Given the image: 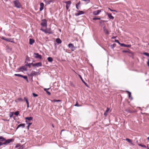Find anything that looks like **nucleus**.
<instances>
[{"label":"nucleus","mask_w":149,"mask_h":149,"mask_svg":"<svg viewBox=\"0 0 149 149\" xmlns=\"http://www.w3.org/2000/svg\"><path fill=\"white\" fill-rule=\"evenodd\" d=\"M15 6L17 8H20L21 7V5L18 1L16 0L13 1Z\"/></svg>","instance_id":"1"},{"label":"nucleus","mask_w":149,"mask_h":149,"mask_svg":"<svg viewBox=\"0 0 149 149\" xmlns=\"http://www.w3.org/2000/svg\"><path fill=\"white\" fill-rule=\"evenodd\" d=\"M41 30L46 33L49 34H51L52 33V32L50 28H47L45 30H43L42 29H41Z\"/></svg>","instance_id":"2"},{"label":"nucleus","mask_w":149,"mask_h":149,"mask_svg":"<svg viewBox=\"0 0 149 149\" xmlns=\"http://www.w3.org/2000/svg\"><path fill=\"white\" fill-rule=\"evenodd\" d=\"M14 75L16 76L22 78L28 81V78L27 76H23L22 75L19 74H15Z\"/></svg>","instance_id":"3"},{"label":"nucleus","mask_w":149,"mask_h":149,"mask_svg":"<svg viewBox=\"0 0 149 149\" xmlns=\"http://www.w3.org/2000/svg\"><path fill=\"white\" fill-rule=\"evenodd\" d=\"M12 139H5V140L4 141V142L3 143V145H7L12 142Z\"/></svg>","instance_id":"4"},{"label":"nucleus","mask_w":149,"mask_h":149,"mask_svg":"<svg viewBox=\"0 0 149 149\" xmlns=\"http://www.w3.org/2000/svg\"><path fill=\"white\" fill-rule=\"evenodd\" d=\"M42 22L41 23V25L43 26L46 27L47 26V21L46 19H43L42 20Z\"/></svg>","instance_id":"5"},{"label":"nucleus","mask_w":149,"mask_h":149,"mask_svg":"<svg viewBox=\"0 0 149 149\" xmlns=\"http://www.w3.org/2000/svg\"><path fill=\"white\" fill-rule=\"evenodd\" d=\"M33 118L32 117H26L25 118L26 120L25 122L26 123H28L29 122H30L31 120H32Z\"/></svg>","instance_id":"6"},{"label":"nucleus","mask_w":149,"mask_h":149,"mask_svg":"<svg viewBox=\"0 0 149 149\" xmlns=\"http://www.w3.org/2000/svg\"><path fill=\"white\" fill-rule=\"evenodd\" d=\"M68 46L69 48H70L72 51H74L75 49V47L72 44L70 43L68 44Z\"/></svg>","instance_id":"7"},{"label":"nucleus","mask_w":149,"mask_h":149,"mask_svg":"<svg viewBox=\"0 0 149 149\" xmlns=\"http://www.w3.org/2000/svg\"><path fill=\"white\" fill-rule=\"evenodd\" d=\"M34 57L36 58L42 59V57L41 55L39 54L38 53H34Z\"/></svg>","instance_id":"8"},{"label":"nucleus","mask_w":149,"mask_h":149,"mask_svg":"<svg viewBox=\"0 0 149 149\" xmlns=\"http://www.w3.org/2000/svg\"><path fill=\"white\" fill-rule=\"evenodd\" d=\"M42 64L41 62H38L33 64V67H39L41 66Z\"/></svg>","instance_id":"9"},{"label":"nucleus","mask_w":149,"mask_h":149,"mask_svg":"<svg viewBox=\"0 0 149 149\" xmlns=\"http://www.w3.org/2000/svg\"><path fill=\"white\" fill-rule=\"evenodd\" d=\"M37 73L38 72H35V71H32L30 73V75L31 76H35L37 75Z\"/></svg>","instance_id":"10"},{"label":"nucleus","mask_w":149,"mask_h":149,"mask_svg":"<svg viewBox=\"0 0 149 149\" xmlns=\"http://www.w3.org/2000/svg\"><path fill=\"white\" fill-rule=\"evenodd\" d=\"M101 12V10H99L95 11L93 12V14L95 15H98Z\"/></svg>","instance_id":"11"},{"label":"nucleus","mask_w":149,"mask_h":149,"mask_svg":"<svg viewBox=\"0 0 149 149\" xmlns=\"http://www.w3.org/2000/svg\"><path fill=\"white\" fill-rule=\"evenodd\" d=\"M25 124H20L17 126L16 130H17L19 127H21L22 128H24L25 126Z\"/></svg>","instance_id":"12"},{"label":"nucleus","mask_w":149,"mask_h":149,"mask_svg":"<svg viewBox=\"0 0 149 149\" xmlns=\"http://www.w3.org/2000/svg\"><path fill=\"white\" fill-rule=\"evenodd\" d=\"M120 45L121 47H131V45H125L123 43H121Z\"/></svg>","instance_id":"13"},{"label":"nucleus","mask_w":149,"mask_h":149,"mask_svg":"<svg viewBox=\"0 0 149 149\" xmlns=\"http://www.w3.org/2000/svg\"><path fill=\"white\" fill-rule=\"evenodd\" d=\"M107 15L109 18L110 19H114V17L112 16L111 14V13H107Z\"/></svg>","instance_id":"14"},{"label":"nucleus","mask_w":149,"mask_h":149,"mask_svg":"<svg viewBox=\"0 0 149 149\" xmlns=\"http://www.w3.org/2000/svg\"><path fill=\"white\" fill-rule=\"evenodd\" d=\"M40 10L41 11L44 8V4L43 3H41L40 4Z\"/></svg>","instance_id":"15"},{"label":"nucleus","mask_w":149,"mask_h":149,"mask_svg":"<svg viewBox=\"0 0 149 149\" xmlns=\"http://www.w3.org/2000/svg\"><path fill=\"white\" fill-rule=\"evenodd\" d=\"M79 77L81 79V81H82L85 84V85L87 87H88V86L87 84L84 81L82 78V77H81V76L80 75H79Z\"/></svg>","instance_id":"16"},{"label":"nucleus","mask_w":149,"mask_h":149,"mask_svg":"<svg viewBox=\"0 0 149 149\" xmlns=\"http://www.w3.org/2000/svg\"><path fill=\"white\" fill-rule=\"evenodd\" d=\"M84 13V12L83 11H79L78 13L76 14L75 15L76 16H78L81 15L83 14Z\"/></svg>","instance_id":"17"},{"label":"nucleus","mask_w":149,"mask_h":149,"mask_svg":"<svg viewBox=\"0 0 149 149\" xmlns=\"http://www.w3.org/2000/svg\"><path fill=\"white\" fill-rule=\"evenodd\" d=\"M103 30L104 32L107 35L109 34V31H108L107 30V29H106L105 26L104 27Z\"/></svg>","instance_id":"18"},{"label":"nucleus","mask_w":149,"mask_h":149,"mask_svg":"<svg viewBox=\"0 0 149 149\" xmlns=\"http://www.w3.org/2000/svg\"><path fill=\"white\" fill-rule=\"evenodd\" d=\"M127 92L128 94L129 97L130 99V100H132L133 99V98L131 96V93L129 91H127Z\"/></svg>","instance_id":"19"},{"label":"nucleus","mask_w":149,"mask_h":149,"mask_svg":"<svg viewBox=\"0 0 149 149\" xmlns=\"http://www.w3.org/2000/svg\"><path fill=\"white\" fill-rule=\"evenodd\" d=\"M50 89V88H44V90L49 95H51V93L48 91V90H49Z\"/></svg>","instance_id":"20"},{"label":"nucleus","mask_w":149,"mask_h":149,"mask_svg":"<svg viewBox=\"0 0 149 149\" xmlns=\"http://www.w3.org/2000/svg\"><path fill=\"white\" fill-rule=\"evenodd\" d=\"M35 42L34 40L32 39H29V44L31 45H32Z\"/></svg>","instance_id":"21"},{"label":"nucleus","mask_w":149,"mask_h":149,"mask_svg":"<svg viewBox=\"0 0 149 149\" xmlns=\"http://www.w3.org/2000/svg\"><path fill=\"white\" fill-rule=\"evenodd\" d=\"M125 140L126 141H127V142H128L131 143V144H132L133 145H134V144L133 143L132 140L131 139H130L128 138H126L125 139Z\"/></svg>","instance_id":"22"},{"label":"nucleus","mask_w":149,"mask_h":149,"mask_svg":"<svg viewBox=\"0 0 149 149\" xmlns=\"http://www.w3.org/2000/svg\"><path fill=\"white\" fill-rule=\"evenodd\" d=\"M56 42L58 44H60L62 42L61 40L58 38H57L56 39Z\"/></svg>","instance_id":"23"},{"label":"nucleus","mask_w":149,"mask_h":149,"mask_svg":"<svg viewBox=\"0 0 149 149\" xmlns=\"http://www.w3.org/2000/svg\"><path fill=\"white\" fill-rule=\"evenodd\" d=\"M52 102H61V100H51Z\"/></svg>","instance_id":"24"},{"label":"nucleus","mask_w":149,"mask_h":149,"mask_svg":"<svg viewBox=\"0 0 149 149\" xmlns=\"http://www.w3.org/2000/svg\"><path fill=\"white\" fill-rule=\"evenodd\" d=\"M5 139L2 136H0V142L4 141L5 140Z\"/></svg>","instance_id":"25"},{"label":"nucleus","mask_w":149,"mask_h":149,"mask_svg":"<svg viewBox=\"0 0 149 149\" xmlns=\"http://www.w3.org/2000/svg\"><path fill=\"white\" fill-rule=\"evenodd\" d=\"M6 41H9L11 42H14V41L13 40L10 38H6Z\"/></svg>","instance_id":"26"},{"label":"nucleus","mask_w":149,"mask_h":149,"mask_svg":"<svg viewBox=\"0 0 149 149\" xmlns=\"http://www.w3.org/2000/svg\"><path fill=\"white\" fill-rule=\"evenodd\" d=\"M47 59L48 61L50 62H52L53 60L52 58L51 57H48Z\"/></svg>","instance_id":"27"},{"label":"nucleus","mask_w":149,"mask_h":149,"mask_svg":"<svg viewBox=\"0 0 149 149\" xmlns=\"http://www.w3.org/2000/svg\"><path fill=\"white\" fill-rule=\"evenodd\" d=\"M80 4V1H79L78 3H77L76 4V8L78 10L79 9V6Z\"/></svg>","instance_id":"28"},{"label":"nucleus","mask_w":149,"mask_h":149,"mask_svg":"<svg viewBox=\"0 0 149 149\" xmlns=\"http://www.w3.org/2000/svg\"><path fill=\"white\" fill-rule=\"evenodd\" d=\"M33 63H27V64H26V65L28 66L29 67V68H30L31 65H32L33 66Z\"/></svg>","instance_id":"29"},{"label":"nucleus","mask_w":149,"mask_h":149,"mask_svg":"<svg viewBox=\"0 0 149 149\" xmlns=\"http://www.w3.org/2000/svg\"><path fill=\"white\" fill-rule=\"evenodd\" d=\"M65 3H66L67 5H70L71 3V1H66L65 2Z\"/></svg>","instance_id":"30"},{"label":"nucleus","mask_w":149,"mask_h":149,"mask_svg":"<svg viewBox=\"0 0 149 149\" xmlns=\"http://www.w3.org/2000/svg\"><path fill=\"white\" fill-rule=\"evenodd\" d=\"M125 111L127 112L128 113H130L132 112L131 111L130 109L129 108L127 109H125Z\"/></svg>","instance_id":"31"},{"label":"nucleus","mask_w":149,"mask_h":149,"mask_svg":"<svg viewBox=\"0 0 149 149\" xmlns=\"http://www.w3.org/2000/svg\"><path fill=\"white\" fill-rule=\"evenodd\" d=\"M82 1H84L86 3V4H87L90 2V0H82Z\"/></svg>","instance_id":"32"},{"label":"nucleus","mask_w":149,"mask_h":149,"mask_svg":"<svg viewBox=\"0 0 149 149\" xmlns=\"http://www.w3.org/2000/svg\"><path fill=\"white\" fill-rule=\"evenodd\" d=\"M17 101L18 102H20V101H23V99L22 98H21L20 97H19V98H18L17 99Z\"/></svg>","instance_id":"33"},{"label":"nucleus","mask_w":149,"mask_h":149,"mask_svg":"<svg viewBox=\"0 0 149 149\" xmlns=\"http://www.w3.org/2000/svg\"><path fill=\"white\" fill-rule=\"evenodd\" d=\"M20 69H22L24 71H26V68H25L24 66H22V67H20Z\"/></svg>","instance_id":"34"},{"label":"nucleus","mask_w":149,"mask_h":149,"mask_svg":"<svg viewBox=\"0 0 149 149\" xmlns=\"http://www.w3.org/2000/svg\"><path fill=\"white\" fill-rule=\"evenodd\" d=\"M108 9L110 10L111 11V12H115L116 13H117L118 12V11L116 10H112L110 8H108Z\"/></svg>","instance_id":"35"},{"label":"nucleus","mask_w":149,"mask_h":149,"mask_svg":"<svg viewBox=\"0 0 149 149\" xmlns=\"http://www.w3.org/2000/svg\"><path fill=\"white\" fill-rule=\"evenodd\" d=\"M24 99L25 101H26L27 104H29L28 99L26 97H24Z\"/></svg>","instance_id":"36"},{"label":"nucleus","mask_w":149,"mask_h":149,"mask_svg":"<svg viewBox=\"0 0 149 149\" xmlns=\"http://www.w3.org/2000/svg\"><path fill=\"white\" fill-rule=\"evenodd\" d=\"M138 145L139 146H141L142 147H143V148H146L147 147L146 146L144 145H141V144H138Z\"/></svg>","instance_id":"37"},{"label":"nucleus","mask_w":149,"mask_h":149,"mask_svg":"<svg viewBox=\"0 0 149 149\" xmlns=\"http://www.w3.org/2000/svg\"><path fill=\"white\" fill-rule=\"evenodd\" d=\"M14 114L16 116H18L19 114V111H16L14 113Z\"/></svg>","instance_id":"38"},{"label":"nucleus","mask_w":149,"mask_h":149,"mask_svg":"<svg viewBox=\"0 0 149 149\" xmlns=\"http://www.w3.org/2000/svg\"><path fill=\"white\" fill-rule=\"evenodd\" d=\"M100 19V18H98V17H95L93 18V19L94 20H96L97 19Z\"/></svg>","instance_id":"39"},{"label":"nucleus","mask_w":149,"mask_h":149,"mask_svg":"<svg viewBox=\"0 0 149 149\" xmlns=\"http://www.w3.org/2000/svg\"><path fill=\"white\" fill-rule=\"evenodd\" d=\"M74 106H77V107H80V106L81 105H79L78 104V103L77 102L76 103V104L74 105Z\"/></svg>","instance_id":"40"},{"label":"nucleus","mask_w":149,"mask_h":149,"mask_svg":"<svg viewBox=\"0 0 149 149\" xmlns=\"http://www.w3.org/2000/svg\"><path fill=\"white\" fill-rule=\"evenodd\" d=\"M143 54L148 56H149V53H148L144 52L143 53Z\"/></svg>","instance_id":"41"},{"label":"nucleus","mask_w":149,"mask_h":149,"mask_svg":"<svg viewBox=\"0 0 149 149\" xmlns=\"http://www.w3.org/2000/svg\"><path fill=\"white\" fill-rule=\"evenodd\" d=\"M26 60L29 61H30V58L28 56H27L26 57Z\"/></svg>","instance_id":"42"},{"label":"nucleus","mask_w":149,"mask_h":149,"mask_svg":"<svg viewBox=\"0 0 149 149\" xmlns=\"http://www.w3.org/2000/svg\"><path fill=\"white\" fill-rule=\"evenodd\" d=\"M33 95L34 97H36L38 96V95L37 94H36L35 93H33Z\"/></svg>","instance_id":"43"},{"label":"nucleus","mask_w":149,"mask_h":149,"mask_svg":"<svg viewBox=\"0 0 149 149\" xmlns=\"http://www.w3.org/2000/svg\"><path fill=\"white\" fill-rule=\"evenodd\" d=\"M115 42H117L120 45V44H121V43H120L119 42V41L118 40H115Z\"/></svg>","instance_id":"44"},{"label":"nucleus","mask_w":149,"mask_h":149,"mask_svg":"<svg viewBox=\"0 0 149 149\" xmlns=\"http://www.w3.org/2000/svg\"><path fill=\"white\" fill-rule=\"evenodd\" d=\"M70 6V5H66V9L67 10H68V9Z\"/></svg>","instance_id":"45"},{"label":"nucleus","mask_w":149,"mask_h":149,"mask_svg":"<svg viewBox=\"0 0 149 149\" xmlns=\"http://www.w3.org/2000/svg\"><path fill=\"white\" fill-rule=\"evenodd\" d=\"M26 124H28V125L30 126L32 124V123L29 122L28 123H26Z\"/></svg>","instance_id":"46"},{"label":"nucleus","mask_w":149,"mask_h":149,"mask_svg":"<svg viewBox=\"0 0 149 149\" xmlns=\"http://www.w3.org/2000/svg\"><path fill=\"white\" fill-rule=\"evenodd\" d=\"M20 144H17L16 145L15 147L16 148H18V147H19L20 146Z\"/></svg>","instance_id":"47"},{"label":"nucleus","mask_w":149,"mask_h":149,"mask_svg":"<svg viewBox=\"0 0 149 149\" xmlns=\"http://www.w3.org/2000/svg\"><path fill=\"white\" fill-rule=\"evenodd\" d=\"M147 64L148 66L149 67V59H148V61L147 62Z\"/></svg>","instance_id":"48"},{"label":"nucleus","mask_w":149,"mask_h":149,"mask_svg":"<svg viewBox=\"0 0 149 149\" xmlns=\"http://www.w3.org/2000/svg\"><path fill=\"white\" fill-rule=\"evenodd\" d=\"M107 114V112H105L104 113V115L105 116H106Z\"/></svg>","instance_id":"49"},{"label":"nucleus","mask_w":149,"mask_h":149,"mask_svg":"<svg viewBox=\"0 0 149 149\" xmlns=\"http://www.w3.org/2000/svg\"><path fill=\"white\" fill-rule=\"evenodd\" d=\"M1 39H2V40H6V38H5L4 37H3L2 38H1Z\"/></svg>","instance_id":"50"},{"label":"nucleus","mask_w":149,"mask_h":149,"mask_svg":"<svg viewBox=\"0 0 149 149\" xmlns=\"http://www.w3.org/2000/svg\"><path fill=\"white\" fill-rule=\"evenodd\" d=\"M109 108H107V110H106V112H108V111H109Z\"/></svg>","instance_id":"51"},{"label":"nucleus","mask_w":149,"mask_h":149,"mask_svg":"<svg viewBox=\"0 0 149 149\" xmlns=\"http://www.w3.org/2000/svg\"><path fill=\"white\" fill-rule=\"evenodd\" d=\"M3 143L1 142H0V146L2 145H3Z\"/></svg>","instance_id":"52"},{"label":"nucleus","mask_w":149,"mask_h":149,"mask_svg":"<svg viewBox=\"0 0 149 149\" xmlns=\"http://www.w3.org/2000/svg\"><path fill=\"white\" fill-rule=\"evenodd\" d=\"M29 126H30L28 125V126L27 127V129H28V130L29 129Z\"/></svg>","instance_id":"53"},{"label":"nucleus","mask_w":149,"mask_h":149,"mask_svg":"<svg viewBox=\"0 0 149 149\" xmlns=\"http://www.w3.org/2000/svg\"><path fill=\"white\" fill-rule=\"evenodd\" d=\"M127 52V51H126V50L123 51V52Z\"/></svg>","instance_id":"54"},{"label":"nucleus","mask_w":149,"mask_h":149,"mask_svg":"<svg viewBox=\"0 0 149 149\" xmlns=\"http://www.w3.org/2000/svg\"><path fill=\"white\" fill-rule=\"evenodd\" d=\"M29 104H27V108H29Z\"/></svg>","instance_id":"55"},{"label":"nucleus","mask_w":149,"mask_h":149,"mask_svg":"<svg viewBox=\"0 0 149 149\" xmlns=\"http://www.w3.org/2000/svg\"><path fill=\"white\" fill-rule=\"evenodd\" d=\"M12 116H13L12 115H10V117H12Z\"/></svg>","instance_id":"56"},{"label":"nucleus","mask_w":149,"mask_h":149,"mask_svg":"<svg viewBox=\"0 0 149 149\" xmlns=\"http://www.w3.org/2000/svg\"><path fill=\"white\" fill-rule=\"evenodd\" d=\"M136 142L137 143H138V141L136 140Z\"/></svg>","instance_id":"57"},{"label":"nucleus","mask_w":149,"mask_h":149,"mask_svg":"<svg viewBox=\"0 0 149 149\" xmlns=\"http://www.w3.org/2000/svg\"><path fill=\"white\" fill-rule=\"evenodd\" d=\"M147 139L148 140H149V137L147 138Z\"/></svg>","instance_id":"58"},{"label":"nucleus","mask_w":149,"mask_h":149,"mask_svg":"<svg viewBox=\"0 0 149 149\" xmlns=\"http://www.w3.org/2000/svg\"><path fill=\"white\" fill-rule=\"evenodd\" d=\"M140 110H141V108L140 107H139V108Z\"/></svg>","instance_id":"59"},{"label":"nucleus","mask_w":149,"mask_h":149,"mask_svg":"<svg viewBox=\"0 0 149 149\" xmlns=\"http://www.w3.org/2000/svg\"><path fill=\"white\" fill-rule=\"evenodd\" d=\"M52 126L53 127H54V126L53 124L52 125Z\"/></svg>","instance_id":"60"},{"label":"nucleus","mask_w":149,"mask_h":149,"mask_svg":"<svg viewBox=\"0 0 149 149\" xmlns=\"http://www.w3.org/2000/svg\"><path fill=\"white\" fill-rule=\"evenodd\" d=\"M116 38V37H112V38Z\"/></svg>","instance_id":"61"},{"label":"nucleus","mask_w":149,"mask_h":149,"mask_svg":"<svg viewBox=\"0 0 149 149\" xmlns=\"http://www.w3.org/2000/svg\"><path fill=\"white\" fill-rule=\"evenodd\" d=\"M51 2V1H49V3H48V4H49V3H50V2Z\"/></svg>","instance_id":"62"},{"label":"nucleus","mask_w":149,"mask_h":149,"mask_svg":"<svg viewBox=\"0 0 149 149\" xmlns=\"http://www.w3.org/2000/svg\"><path fill=\"white\" fill-rule=\"evenodd\" d=\"M147 148H148V149H149V148H148V146L147 147Z\"/></svg>","instance_id":"63"},{"label":"nucleus","mask_w":149,"mask_h":149,"mask_svg":"<svg viewBox=\"0 0 149 149\" xmlns=\"http://www.w3.org/2000/svg\"><path fill=\"white\" fill-rule=\"evenodd\" d=\"M104 49V50H106L105 49Z\"/></svg>","instance_id":"64"}]
</instances>
